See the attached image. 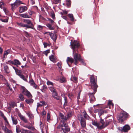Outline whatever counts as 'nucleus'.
Here are the masks:
<instances>
[{
  "label": "nucleus",
  "instance_id": "1",
  "mask_svg": "<svg viewBox=\"0 0 133 133\" xmlns=\"http://www.w3.org/2000/svg\"><path fill=\"white\" fill-rule=\"evenodd\" d=\"M70 45L72 49L73 50V56L74 59L71 57H68L66 60L67 63L68 64L69 62L71 63H74L75 64L77 65L78 61H79L83 65H85V63L84 62L83 59L81 58L80 55L77 53V52L76 51V49L78 48L79 46V43L77 41L74 40L72 42L71 41Z\"/></svg>",
  "mask_w": 133,
  "mask_h": 133
},
{
  "label": "nucleus",
  "instance_id": "2",
  "mask_svg": "<svg viewBox=\"0 0 133 133\" xmlns=\"http://www.w3.org/2000/svg\"><path fill=\"white\" fill-rule=\"evenodd\" d=\"M112 122V119H109L106 120L105 123L103 119H101L100 123H99V129H102L105 128Z\"/></svg>",
  "mask_w": 133,
  "mask_h": 133
},
{
  "label": "nucleus",
  "instance_id": "3",
  "mask_svg": "<svg viewBox=\"0 0 133 133\" xmlns=\"http://www.w3.org/2000/svg\"><path fill=\"white\" fill-rule=\"evenodd\" d=\"M90 82L91 86L92 89H94L96 90L97 87V79L94 77V76L92 75L90 78Z\"/></svg>",
  "mask_w": 133,
  "mask_h": 133
},
{
  "label": "nucleus",
  "instance_id": "4",
  "mask_svg": "<svg viewBox=\"0 0 133 133\" xmlns=\"http://www.w3.org/2000/svg\"><path fill=\"white\" fill-rule=\"evenodd\" d=\"M128 115L127 113L123 112L118 116L117 119L119 122L122 123L123 122L124 120L127 117Z\"/></svg>",
  "mask_w": 133,
  "mask_h": 133
},
{
  "label": "nucleus",
  "instance_id": "5",
  "mask_svg": "<svg viewBox=\"0 0 133 133\" xmlns=\"http://www.w3.org/2000/svg\"><path fill=\"white\" fill-rule=\"evenodd\" d=\"M78 119L80 121L82 127L84 128L86 127V124L85 119L83 117L82 115H79L78 116Z\"/></svg>",
  "mask_w": 133,
  "mask_h": 133
},
{
  "label": "nucleus",
  "instance_id": "6",
  "mask_svg": "<svg viewBox=\"0 0 133 133\" xmlns=\"http://www.w3.org/2000/svg\"><path fill=\"white\" fill-rule=\"evenodd\" d=\"M94 92H93L89 93V94L90 97V102L92 103L95 101V98L94 96V95L96 91V90L94 89Z\"/></svg>",
  "mask_w": 133,
  "mask_h": 133
},
{
  "label": "nucleus",
  "instance_id": "7",
  "mask_svg": "<svg viewBox=\"0 0 133 133\" xmlns=\"http://www.w3.org/2000/svg\"><path fill=\"white\" fill-rule=\"evenodd\" d=\"M22 89L23 90L22 92L23 94L29 98H31L32 97V95L24 87H22Z\"/></svg>",
  "mask_w": 133,
  "mask_h": 133
},
{
  "label": "nucleus",
  "instance_id": "8",
  "mask_svg": "<svg viewBox=\"0 0 133 133\" xmlns=\"http://www.w3.org/2000/svg\"><path fill=\"white\" fill-rule=\"evenodd\" d=\"M21 4H25L23 3L21 1L17 0L14 4H11V5L12 8H14L17 7L18 5Z\"/></svg>",
  "mask_w": 133,
  "mask_h": 133
},
{
  "label": "nucleus",
  "instance_id": "9",
  "mask_svg": "<svg viewBox=\"0 0 133 133\" xmlns=\"http://www.w3.org/2000/svg\"><path fill=\"white\" fill-rule=\"evenodd\" d=\"M17 24L19 26L22 27H26L27 28H31L30 26H29L27 24H24L22 22H17Z\"/></svg>",
  "mask_w": 133,
  "mask_h": 133
},
{
  "label": "nucleus",
  "instance_id": "10",
  "mask_svg": "<svg viewBox=\"0 0 133 133\" xmlns=\"http://www.w3.org/2000/svg\"><path fill=\"white\" fill-rule=\"evenodd\" d=\"M24 22L25 23H26L28 24V25L29 26H30L31 28H31L34 29L33 28V25L31 21L29 19H24Z\"/></svg>",
  "mask_w": 133,
  "mask_h": 133
},
{
  "label": "nucleus",
  "instance_id": "11",
  "mask_svg": "<svg viewBox=\"0 0 133 133\" xmlns=\"http://www.w3.org/2000/svg\"><path fill=\"white\" fill-rule=\"evenodd\" d=\"M130 129V127L128 125H125L124 126L122 130V132H127Z\"/></svg>",
  "mask_w": 133,
  "mask_h": 133
},
{
  "label": "nucleus",
  "instance_id": "12",
  "mask_svg": "<svg viewBox=\"0 0 133 133\" xmlns=\"http://www.w3.org/2000/svg\"><path fill=\"white\" fill-rule=\"evenodd\" d=\"M46 104V103L45 101H41L37 103V107L38 108L42 106H44Z\"/></svg>",
  "mask_w": 133,
  "mask_h": 133
},
{
  "label": "nucleus",
  "instance_id": "13",
  "mask_svg": "<svg viewBox=\"0 0 133 133\" xmlns=\"http://www.w3.org/2000/svg\"><path fill=\"white\" fill-rule=\"evenodd\" d=\"M52 94L53 97L55 98L57 100H61V98L57 96L56 91L52 92Z\"/></svg>",
  "mask_w": 133,
  "mask_h": 133
},
{
  "label": "nucleus",
  "instance_id": "14",
  "mask_svg": "<svg viewBox=\"0 0 133 133\" xmlns=\"http://www.w3.org/2000/svg\"><path fill=\"white\" fill-rule=\"evenodd\" d=\"M28 8L26 6H22L19 7V12L22 13L27 10Z\"/></svg>",
  "mask_w": 133,
  "mask_h": 133
},
{
  "label": "nucleus",
  "instance_id": "15",
  "mask_svg": "<svg viewBox=\"0 0 133 133\" xmlns=\"http://www.w3.org/2000/svg\"><path fill=\"white\" fill-rule=\"evenodd\" d=\"M2 129L4 131L5 133H12V131L11 130H10L8 129L6 127H4V126H2Z\"/></svg>",
  "mask_w": 133,
  "mask_h": 133
},
{
  "label": "nucleus",
  "instance_id": "16",
  "mask_svg": "<svg viewBox=\"0 0 133 133\" xmlns=\"http://www.w3.org/2000/svg\"><path fill=\"white\" fill-rule=\"evenodd\" d=\"M21 64V63L18 60L16 59H14V65H16L17 67H18V66L20 65Z\"/></svg>",
  "mask_w": 133,
  "mask_h": 133
},
{
  "label": "nucleus",
  "instance_id": "17",
  "mask_svg": "<svg viewBox=\"0 0 133 133\" xmlns=\"http://www.w3.org/2000/svg\"><path fill=\"white\" fill-rule=\"evenodd\" d=\"M10 50L9 49H8L4 51L3 57V60H4V58L6 57L7 55L10 53Z\"/></svg>",
  "mask_w": 133,
  "mask_h": 133
},
{
  "label": "nucleus",
  "instance_id": "18",
  "mask_svg": "<svg viewBox=\"0 0 133 133\" xmlns=\"http://www.w3.org/2000/svg\"><path fill=\"white\" fill-rule=\"evenodd\" d=\"M49 59L51 61L53 62H55L56 61V58L54 55H51L49 57Z\"/></svg>",
  "mask_w": 133,
  "mask_h": 133
},
{
  "label": "nucleus",
  "instance_id": "19",
  "mask_svg": "<svg viewBox=\"0 0 133 133\" xmlns=\"http://www.w3.org/2000/svg\"><path fill=\"white\" fill-rule=\"evenodd\" d=\"M49 34L51 38L54 41H55L57 39V36L55 35L50 32H49Z\"/></svg>",
  "mask_w": 133,
  "mask_h": 133
},
{
  "label": "nucleus",
  "instance_id": "20",
  "mask_svg": "<svg viewBox=\"0 0 133 133\" xmlns=\"http://www.w3.org/2000/svg\"><path fill=\"white\" fill-rule=\"evenodd\" d=\"M56 80L62 83L65 82L66 81L65 78L63 77H61L60 79H57Z\"/></svg>",
  "mask_w": 133,
  "mask_h": 133
},
{
  "label": "nucleus",
  "instance_id": "21",
  "mask_svg": "<svg viewBox=\"0 0 133 133\" xmlns=\"http://www.w3.org/2000/svg\"><path fill=\"white\" fill-rule=\"evenodd\" d=\"M19 16L23 18H30V16L28 15L27 13L20 14L19 15Z\"/></svg>",
  "mask_w": 133,
  "mask_h": 133
},
{
  "label": "nucleus",
  "instance_id": "22",
  "mask_svg": "<svg viewBox=\"0 0 133 133\" xmlns=\"http://www.w3.org/2000/svg\"><path fill=\"white\" fill-rule=\"evenodd\" d=\"M60 118L61 119L63 120V121H66L67 119L66 117L64 116L61 113L59 114Z\"/></svg>",
  "mask_w": 133,
  "mask_h": 133
},
{
  "label": "nucleus",
  "instance_id": "23",
  "mask_svg": "<svg viewBox=\"0 0 133 133\" xmlns=\"http://www.w3.org/2000/svg\"><path fill=\"white\" fill-rule=\"evenodd\" d=\"M21 133H31V132L27 130H25L23 129H21Z\"/></svg>",
  "mask_w": 133,
  "mask_h": 133
},
{
  "label": "nucleus",
  "instance_id": "24",
  "mask_svg": "<svg viewBox=\"0 0 133 133\" xmlns=\"http://www.w3.org/2000/svg\"><path fill=\"white\" fill-rule=\"evenodd\" d=\"M11 117L13 123L15 125L17 124L18 122L16 118L12 116Z\"/></svg>",
  "mask_w": 133,
  "mask_h": 133
},
{
  "label": "nucleus",
  "instance_id": "25",
  "mask_svg": "<svg viewBox=\"0 0 133 133\" xmlns=\"http://www.w3.org/2000/svg\"><path fill=\"white\" fill-rule=\"evenodd\" d=\"M71 79L75 83H77V78L74 76L71 77Z\"/></svg>",
  "mask_w": 133,
  "mask_h": 133
},
{
  "label": "nucleus",
  "instance_id": "26",
  "mask_svg": "<svg viewBox=\"0 0 133 133\" xmlns=\"http://www.w3.org/2000/svg\"><path fill=\"white\" fill-rule=\"evenodd\" d=\"M21 119L25 123H27L28 121L27 119L23 116L21 115L19 116Z\"/></svg>",
  "mask_w": 133,
  "mask_h": 133
},
{
  "label": "nucleus",
  "instance_id": "27",
  "mask_svg": "<svg viewBox=\"0 0 133 133\" xmlns=\"http://www.w3.org/2000/svg\"><path fill=\"white\" fill-rule=\"evenodd\" d=\"M19 76L24 81H27V78H26L24 75H23L22 74L20 75Z\"/></svg>",
  "mask_w": 133,
  "mask_h": 133
},
{
  "label": "nucleus",
  "instance_id": "28",
  "mask_svg": "<svg viewBox=\"0 0 133 133\" xmlns=\"http://www.w3.org/2000/svg\"><path fill=\"white\" fill-rule=\"evenodd\" d=\"M52 24H47L46 26L47 27L49 28V29L51 30H52L54 29V27L52 26Z\"/></svg>",
  "mask_w": 133,
  "mask_h": 133
},
{
  "label": "nucleus",
  "instance_id": "29",
  "mask_svg": "<svg viewBox=\"0 0 133 133\" xmlns=\"http://www.w3.org/2000/svg\"><path fill=\"white\" fill-rule=\"evenodd\" d=\"M40 127L41 129V131L42 133H43L44 132L43 131V124L42 123V122L41 121H40Z\"/></svg>",
  "mask_w": 133,
  "mask_h": 133
},
{
  "label": "nucleus",
  "instance_id": "30",
  "mask_svg": "<svg viewBox=\"0 0 133 133\" xmlns=\"http://www.w3.org/2000/svg\"><path fill=\"white\" fill-rule=\"evenodd\" d=\"M92 124L96 126L97 128L99 129V123L95 122H92Z\"/></svg>",
  "mask_w": 133,
  "mask_h": 133
},
{
  "label": "nucleus",
  "instance_id": "31",
  "mask_svg": "<svg viewBox=\"0 0 133 133\" xmlns=\"http://www.w3.org/2000/svg\"><path fill=\"white\" fill-rule=\"evenodd\" d=\"M68 16L70 18L71 21H73L74 20V18L73 15L72 14H69L68 15Z\"/></svg>",
  "mask_w": 133,
  "mask_h": 133
},
{
  "label": "nucleus",
  "instance_id": "32",
  "mask_svg": "<svg viewBox=\"0 0 133 133\" xmlns=\"http://www.w3.org/2000/svg\"><path fill=\"white\" fill-rule=\"evenodd\" d=\"M48 88L52 92L56 91L54 88L53 86L49 87Z\"/></svg>",
  "mask_w": 133,
  "mask_h": 133
},
{
  "label": "nucleus",
  "instance_id": "33",
  "mask_svg": "<svg viewBox=\"0 0 133 133\" xmlns=\"http://www.w3.org/2000/svg\"><path fill=\"white\" fill-rule=\"evenodd\" d=\"M25 101L27 103L30 104L32 103L33 102V100L32 99H26Z\"/></svg>",
  "mask_w": 133,
  "mask_h": 133
},
{
  "label": "nucleus",
  "instance_id": "34",
  "mask_svg": "<svg viewBox=\"0 0 133 133\" xmlns=\"http://www.w3.org/2000/svg\"><path fill=\"white\" fill-rule=\"evenodd\" d=\"M43 26L40 25H37V29L39 31L42 30L43 29Z\"/></svg>",
  "mask_w": 133,
  "mask_h": 133
},
{
  "label": "nucleus",
  "instance_id": "35",
  "mask_svg": "<svg viewBox=\"0 0 133 133\" xmlns=\"http://www.w3.org/2000/svg\"><path fill=\"white\" fill-rule=\"evenodd\" d=\"M15 72L16 74L19 76L22 74V71L21 70H18V69L15 71Z\"/></svg>",
  "mask_w": 133,
  "mask_h": 133
},
{
  "label": "nucleus",
  "instance_id": "36",
  "mask_svg": "<svg viewBox=\"0 0 133 133\" xmlns=\"http://www.w3.org/2000/svg\"><path fill=\"white\" fill-rule=\"evenodd\" d=\"M84 114V118H87L89 119L90 118V117L89 116L87 115L86 112H83Z\"/></svg>",
  "mask_w": 133,
  "mask_h": 133
},
{
  "label": "nucleus",
  "instance_id": "37",
  "mask_svg": "<svg viewBox=\"0 0 133 133\" xmlns=\"http://www.w3.org/2000/svg\"><path fill=\"white\" fill-rule=\"evenodd\" d=\"M3 118L5 122V125H9V123L7 119L4 116H3Z\"/></svg>",
  "mask_w": 133,
  "mask_h": 133
},
{
  "label": "nucleus",
  "instance_id": "38",
  "mask_svg": "<svg viewBox=\"0 0 133 133\" xmlns=\"http://www.w3.org/2000/svg\"><path fill=\"white\" fill-rule=\"evenodd\" d=\"M9 105L11 107L13 108L16 106V104L14 102H12L10 103Z\"/></svg>",
  "mask_w": 133,
  "mask_h": 133
},
{
  "label": "nucleus",
  "instance_id": "39",
  "mask_svg": "<svg viewBox=\"0 0 133 133\" xmlns=\"http://www.w3.org/2000/svg\"><path fill=\"white\" fill-rule=\"evenodd\" d=\"M47 88V87L46 85H43L41 90L42 92H44V90L46 89Z\"/></svg>",
  "mask_w": 133,
  "mask_h": 133
},
{
  "label": "nucleus",
  "instance_id": "40",
  "mask_svg": "<svg viewBox=\"0 0 133 133\" xmlns=\"http://www.w3.org/2000/svg\"><path fill=\"white\" fill-rule=\"evenodd\" d=\"M71 4V1L70 0H66V4L68 6H70Z\"/></svg>",
  "mask_w": 133,
  "mask_h": 133
},
{
  "label": "nucleus",
  "instance_id": "41",
  "mask_svg": "<svg viewBox=\"0 0 133 133\" xmlns=\"http://www.w3.org/2000/svg\"><path fill=\"white\" fill-rule=\"evenodd\" d=\"M72 69L74 73L76 74H78V71L75 68H73Z\"/></svg>",
  "mask_w": 133,
  "mask_h": 133
},
{
  "label": "nucleus",
  "instance_id": "42",
  "mask_svg": "<svg viewBox=\"0 0 133 133\" xmlns=\"http://www.w3.org/2000/svg\"><path fill=\"white\" fill-rule=\"evenodd\" d=\"M0 20L3 22H7L8 21V17H7L6 18L4 19H0Z\"/></svg>",
  "mask_w": 133,
  "mask_h": 133
},
{
  "label": "nucleus",
  "instance_id": "43",
  "mask_svg": "<svg viewBox=\"0 0 133 133\" xmlns=\"http://www.w3.org/2000/svg\"><path fill=\"white\" fill-rule=\"evenodd\" d=\"M46 83L48 85H51V86H53V83L50 81H48Z\"/></svg>",
  "mask_w": 133,
  "mask_h": 133
},
{
  "label": "nucleus",
  "instance_id": "44",
  "mask_svg": "<svg viewBox=\"0 0 133 133\" xmlns=\"http://www.w3.org/2000/svg\"><path fill=\"white\" fill-rule=\"evenodd\" d=\"M57 66L58 67V68L59 69H61L62 68V66H61V65H62V63L61 62H58L57 64Z\"/></svg>",
  "mask_w": 133,
  "mask_h": 133
},
{
  "label": "nucleus",
  "instance_id": "45",
  "mask_svg": "<svg viewBox=\"0 0 133 133\" xmlns=\"http://www.w3.org/2000/svg\"><path fill=\"white\" fill-rule=\"evenodd\" d=\"M43 44L44 45V47L45 48H46L47 46H50V44L46 42H44L43 43Z\"/></svg>",
  "mask_w": 133,
  "mask_h": 133
},
{
  "label": "nucleus",
  "instance_id": "46",
  "mask_svg": "<svg viewBox=\"0 0 133 133\" xmlns=\"http://www.w3.org/2000/svg\"><path fill=\"white\" fill-rule=\"evenodd\" d=\"M53 3L55 4H57L59 2L60 0H52Z\"/></svg>",
  "mask_w": 133,
  "mask_h": 133
},
{
  "label": "nucleus",
  "instance_id": "47",
  "mask_svg": "<svg viewBox=\"0 0 133 133\" xmlns=\"http://www.w3.org/2000/svg\"><path fill=\"white\" fill-rule=\"evenodd\" d=\"M50 50L49 49L43 52V54L45 55L46 56H47L48 53H49Z\"/></svg>",
  "mask_w": 133,
  "mask_h": 133
},
{
  "label": "nucleus",
  "instance_id": "48",
  "mask_svg": "<svg viewBox=\"0 0 133 133\" xmlns=\"http://www.w3.org/2000/svg\"><path fill=\"white\" fill-rule=\"evenodd\" d=\"M14 60L13 61L11 60L8 61V62L6 63L7 64H12L14 65Z\"/></svg>",
  "mask_w": 133,
  "mask_h": 133
},
{
  "label": "nucleus",
  "instance_id": "49",
  "mask_svg": "<svg viewBox=\"0 0 133 133\" xmlns=\"http://www.w3.org/2000/svg\"><path fill=\"white\" fill-rule=\"evenodd\" d=\"M64 130L66 132H68L70 131V128H69V127H66L64 128Z\"/></svg>",
  "mask_w": 133,
  "mask_h": 133
},
{
  "label": "nucleus",
  "instance_id": "50",
  "mask_svg": "<svg viewBox=\"0 0 133 133\" xmlns=\"http://www.w3.org/2000/svg\"><path fill=\"white\" fill-rule=\"evenodd\" d=\"M71 116V112H70L68 113L67 115L66 118H67V119L68 118H69Z\"/></svg>",
  "mask_w": 133,
  "mask_h": 133
},
{
  "label": "nucleus",
  "instance_id": "51",
  "mask_svg": "<svg viewBox=\"0 0 133 133\" xmlns=\"http://www.w3.org/2000/svg\"><path fill=\"white\" fill-rule=\"evenodd\" d=\"M29 83L32 86L34 85H33L35 84V83L34 82V81L32 79L29 82Z\"/></svg>",
  "mask_w": 133,
  "mask_h": 133
},
{
  "label": "nucleus",
  "instance_id": "52",
  "mask_svg": "<svg viewBox=\"0 0 133 133\" xmlns=\"http://www.w3.org/2000/svg\"><path fill=\"white\" fill-rule=\"evenodd\" d=\"M68 96L69 98L71 99L74 96L73 94L72 93H69L68 95Z\"/></svg>",
  "mask_w": 133,
  "mask_h": 133
},
{
  "label": "nucleus",
  "instance_id": "53",
  "mask_svg": "<svg viewBox=\"0 0 133 133\" xmlns=\"http://www.w3.org/2000/svg\"><path fill=\"white\" fill-rule=\"evenodd\" d=\"M16 129L17 133H19L20 132H21V129L20 130L19 128L17 126H16Z\"/></svg>",
  "mask_w": 133,
  "mask_h": 133
},
{
  "label": "nucleus",
  "instance_id": "54",
  "mask_svg": "<svg viewBox=\"0 0 133 133\" xmlns=\"http://www.w3.org/2000/svg\"><path fill=\"white\" fill-rule=\"evenodd\" d=\"M108 104L109 105H111L112 106V107H113L114 104H113L112 102L111 101L109 100L108 101Z\"/></svg>",
  "mask_w": 133,
  "mask_h": 133
},
{
  "label": "nucleus",
  "instance_id": "55",
  "mask_svg": "<svg viewBox=\"0 0 133 133\" xmlns=\"http://www.w3.org/2000/svg\"><path fill=\"white\" fill-rule=\"evenodd\" d=\"M64 99L65 101V102L64 103V105H66L67 104L68 102L67 100V98L66 97H65L64 96Z\"/></svg>",
  "mask_w": 133,
  "mask_h": 133
},
{
  "label": "nucleus",
  "instance_id": "56",
  "mask_svg": "<svg viewBox=\"0 0 133 133\" xmlns=\"http://www.w3.org/2000/svg\"><path fill=\"white\" fill-rule=\"evenodd\" d=\"M19 98L22 101H23L24 100V98L23 96L22 95H19Z\"/></svg>",
  "mask_w": 133,
  "mask_h": 133
},
{
  "label": "nucleus",
  "instance_id": "57",
  "mask_svg": "<svg viewBox=\"0 0 133 133\" xmlns=\"http://www.w3.org/2000/svg\"><path fill=\"white\" fill-rule=\"evenodd\" d=\"M46 114V111L45 110H43L41 113V115L43 116H45Z\"/></svg>",
  "mask_w": 133,
  "mask_h": 133
},
{
  "label": "nucleus",
  "instance_id": "58",
  "mask_svg": "<svg viewBox=\"0 0 133 133\" xmlns=\"http://www.w3.org/2000/svg\"><path fill=\"white\" fill-rule=\"evenodd\" d=\"M51 17L52 18L54 19L55 18V15L54 13H51Z\"/></svg>",
  "mask_w": 133,
  "mask_h": 133
},
{
  "label": "nucleus",
  "instance_id": "59",
  "mask_svg": "<svg viewBox=\"0 0 133 133\" xmlns=\"http://www.w3.org/2000/svg\"><path fill=\"white\" fill-rule=\"evenodd\" d=\"M47 119L48 120H49L50 119V114L49 113H48L47 114Z\"/></svg>",
  "mask_w": 133,
  "mask_h": 133
},
{
  "label": "nucleus",
  "instance_id": "60",
  "mask_svg": "<svg viewBox=\"0 0 133 133\" xmlns=\"http://www.w3.org/2000/svg\"><path fill=\"white\" fill-rule=\"evenodd\" d=\"M3 10L6 14L8 12V10L5 8H4Z\"/></svg>",
  "mask_w": 133,
  "mask_h": 133
},
{
  "label": "nucleus",
  "instance_id": "61",
  "mask_svg": "<svg viewBox=\"0 0 133 133\" xmlns=\"http://www.w3.org/2000/svg\"><path fill=\"white\" fill-rule=\"evenodd\" d=\"M28 13L30 15H31L33 14L34 12L31 10H29L28 11Z\"/></svg>",
  "mask_w": 133,
  "mask_h": 133
},
{
  "label": "nucleus",
  "instance_id": "62",
  "mask_svg": "<svg viewBox=\"0 0 133 133\" xmlns=\"http://www.w3.org/2000/svg\"><path fill=\"white\" fill-rule=\"evenodd\" d=\"M63 126L65 128L68 127V126L67 124H66V123H63V124L62 125V127Z\"/></svg>",
  "mask_w": 133,
  "mask_h": 133
},
{
  "label": "nucleus",
  "instance_id": "63",
  "mask_svg": "<svg viewBox=\"0 0 133 133\" xmlns=\"http://www.w3.org/2000/svg\"><path fill=\"white\" fill-rule=\"evenodd\" d=\"M33 85H32V86L34 88L36 89H37V88L38 86L37 85L35 84V83Z\"/></svg>",
  "mask_w": 133,
  "mask_h": 133
},
{
  "label": "nucleus",
  "instance_id": "64",
  "mask_svg": "<svg viewBox=\"0 0 133 133\" xmlns=\"http://www.w3.org/2000/svg\"><path fill=\"white\" fill-rule=\"evenodd\" d=\"M64 15H66L67 14L68 12L67 11H66L65 10H64L62 11Z\"/></svg>",
  "mask_w": 133,
  "mask_h": 133
}]
</instances>
